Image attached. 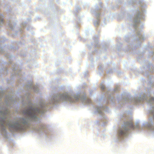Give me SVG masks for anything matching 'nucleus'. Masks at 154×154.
<instances>
[{"mask_svg":"<svg viewBox=\"0 0 154 154\" xmlns=\"http://www.w3.org/2000/svg\"><path fill=\"white\" fill-rule=\"evenodd\" d=\"M43 109V107H41L40 109L30 107L25 110L24 113L30 118L34 119L36 118V116L38 114L44 112L42 111Z\"/></svg>","mask_w":154,"mask_h":154,"instance_id":"1","label":"nucleus"},{"mask_svg":"<svg viewBox=\"0 0 154 154\" xmlns=\"http://www.w3.org/2000/svg\"><path fill=\"white\" fill-rule=\"evenodd\" d=\"M21 122L16 123H14L12 124H8V125L9 126L10 129L12 128L15 130H20L23 129L24 128L21 126L22 125H25L26 124V120L23 119H22L20 120Z\"/></svg>","mask_w":154,"mask_h":154,"instance_id":"2","label":"nucleus"},{"mask_svg":"<svg viewBox=\"0 0 154 154\" xmlns=\"http://www.w3.org/2000/svg\"><path fill=\"white\" fill-rule=\"evenodd\" d=\"M125 127L126 128V129L124 130H121L119 131V134L120 136L125 135L127 132L128 128H131L134 129V126L133 125L132 121L129 122H127L125 123Z\"/></svg>","mask_w":154,"mask_h":154,"instance_id":"3","label":"nucleus"},{"mask_svg":"<svg viewBox=\"0 0 154 154\" xmlns=\"http://www.w3.org/2000/svg\"><path fill=\"white\" fill-rule=\"evenodd\" d=\"M63 98L65 100H68L71 102H74L77 101L79 99V97H70L68 95L65 94L62 96Z\"/></svg>","mask_w":154,"mask_h":154,"instance_id":"4","label":"nucleus"},{"mask_svg":"<svg viewBox=\"0 0 154 154\" xmlns=\"http://www.w3.org/2000/svg\"><path fill=\"white\" fill-rule=\"evenodd\" d=\"M150 102H154V97H151L149 100Z\"/></svg>","mask_w":154,"mask_h":154,"instance_id":"5","label":"nucleus"},{"mask_svg":"<svg viewBox=\"0 0 154 154\" xmlns=\"http://www.w3.org/2000/svg\"><path fill=\"white\" fill-rule=\"evenodd\" d=\"M1 124L2 125H5V121L4 120H3L2 121V122Z\"/></svg>","mask_w":154,"mask_h":154,"instance_id":"6","label":"nucleus"},{"mask_svg":"<svg viewBox=\"0 0 154 154\" xmlns=\"http://www.w3.org/2000/svg\"><path fill=\"white\" fill-rule=\"evenodd\" d=\"M100 88L102 90H103L105 88V87L104 86L101 85L100 86Z\"/></svg>","mask_w":154,"mask_h":154,"instance_id":"7","label":"nucleus"},{"mask_svg":"<svg viewBox=\"0 0 154 154\" xmlns=\"http://www.w3.org/2000/svg\"><path fill=\"white\" fill-rule=\"evenodd\" d=\"M0 19L1 20V21H3V20L2 19H1V17H0Z\"/></svg>","mask_w":154,"mask_h":154,"instance_id":"8","label":"nucleus"},{"mask_svg":"<svg viewBox=\"0 0 154 154\" xmlns=\"http://www.w3.org/2000/svg\"><path fill=\"white\" fill-rule=\"evenodd\" d=\"M91 100H89V103H90L91 102Z\"/></svg>","mask_w":154,"mask_h":154,"instance_id":"9","label":"nucleus"}]
</instances>
